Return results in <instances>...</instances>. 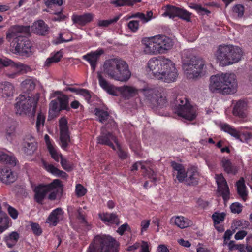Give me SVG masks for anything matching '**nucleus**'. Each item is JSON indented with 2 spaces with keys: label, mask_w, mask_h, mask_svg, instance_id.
<instances>
[{
  "label": "nucleus",
  "mask_w": 252,
  "mask_h": 252,
  "mask_svg": "<svg viewBox=\"0 0 252 252\" xmlns=\"http://www.w3.org/2000/svg\"><path fill=\"white\" fill-rule=\"evenodd\" d=\"M102 73L110 79L122 83L127 82L132 74L128 63L125 60L119 58L106 60L102 71L97 72L99 85L108 94L115 96L120 95L126 99L138 94L139 90L133 86L124 85L118 87L114 85L103 77Z\"/></svg>",
  "instance_id": "1"
},
{
  "label": "nucleus",
  "mask_w": 252,
  "mask_h": 252,
  "mask_svg": "<svg viewBox=\"0 0 252 252\" xmlns=\"http://www.w3.org/2000/svg\"><path fill=\"white\" fill-rule=\"evenodd\" d=\"M147 69L156 79L166 83L175 82L179 75L174 61L162 56L151 58L147 63Z\"/></svg>",
  "instance_id": "2"
},
{
  "label": "nucleus",
  "mask_w": 252,
  "mask_h": 252,
  "mask_svg": "<svg viewBox=\"0 0 252 252\" xmlns=\"http://www.w3.org/2000/svg\"><path fill=\"white\" fill-rule=\"evenodd\" d=\"M30 26H15L7 32L6 38L11 42L14 53L21 56H29L32 53V43L23 34L29 32Z\"/></svg>",
  "instance_id": "3"
},
{
  "label": "nucleus",
  "mask_w": 252,
  "mask_h": 252,
  "mask_svg": "<svg viewBox=\"0 0 252 252\" xmlns=\"http://www.w3.org/2000/svg\"><path fill=\"white\" fill-rule=\"evenodd\" d=\"M145 54L156 55L166 53L174 44L172 40L162 34L144 37L142 39Z\"/></svg>",
  "instance_id": "4"
},
{
  "label": "nucleus",
  "mask_w": 252,
  "mask_h": 252,
  "mask_svg": "<svg viewBox=\"0 0 252 252\" xmlns=\"http://www.w3.org/2000/svg\"><path fill=\"white\" fill-rule=\"evenodd\" d=\"M183 69L186 77L194 79L204 75L206 72L205 62L201 58L193 56L189 50L182 54Z\"/></svg>",
  "instance_id": "5"
},
{
  "label": "nucleus",
  "mask_w": 252,
  "mask_h": 252,
  "mask_svg": "<svg viewBox=\"0 0 252 252\" xmlns=\"http://www.w3.org/2000/svg\"><path fill=\"white\" fill-rule=\"evenodd\" d=\"M237 83L232 73H221L210 77L209 89L212 92L218 91L223 94H231L236 92Z\"/></svg>",
  "instance_id": "6"
},
{
  "label": "nucleus",
  "mask_w": 252,
  "mask_h": 252,
  "mask_svg": "<svg viewBox=\"0 0 252 252\" xmlns=\"http://www.w3.org/2000/svg\"><path fill=\"white\" fill-rule=\"evenodd\" d=\"M242 49L232 45H222L218 47L214 53L217 62L222 66L231 65L239 62L243 56Z\"/></svg>",
  "instance_id": "7"
},
{
  "label": "nucleus",
  "mask_w": 252,
  "mask_h": 252,
  "mask_svg": "<svg viewBox=\"0 0 252 252\" xmlns=\"http://www.w3.org/2000/svg\"><path fill=\"white\" fill-rule=\"evenodd\" d=\"M38 101V97L21 94L16 99L15 109L16 114L32 117L34 116Z\"/></svg>",
  "instance_id": "8"
},
{
  "label": "nucleus",
  "mask_w": 252,
  "mask_h": 252,
  "mask_svg": "<svg viewBox=\"0 0 252 252\" xmlns=\"http://www.w3.org/2000/svg\"><path fill=\"white\" fill-rule=\"evenodd\" d=\"M118 242L112 237L106 235L95 236L87 252H118Z\"/></svg>",
  "instance_id": "9"
},
{
  "label": "nucleus",
  "mask_w": 252,
  "mask_h": 252,
  "mask_svg": "<svg viewBox=\"0 0 252 252\" xmlns=\"http://www.w3.org/2000/svg\"><path fill=\"white\" fill-rule=\"evenodd\" d=\"M61 186V182L58 179L54 180L49 184H40L34 189L35 198L38 203H41L46 196L49 194L48 198L50 200H55L59 188Z\"/></svg>",
  "instance_id": "10"
},
{
  "label": "nucleus",
  "mask_w": 252,
  "mask_h": 252,
  "mask_svg": "<svg viewBox=\"0 0 252 252\" xmlns=\"http://www.w3.org/2000/svg\"><path fill=\"white\" fill-rule=\"evenodd\" d=\"M147 101L154 106L162 107L166 104L164 90L161 87L149 88L140 90Z\"/></svg>",
  "instance_id": "11"
},
{
  "label": "nucleus",
  "mask_w": 252,
  "mask_h": 252,
  "mask_svg": "<svg viewBox=\"0 0 252 252\" xmlns=\"http://www.w3.org/2000/svg\"><path fill=\"white\" fill-rule=\"evenodd\" d=\"M197 110L196 106H192L184 97L176 100L174 112L185 119L189 121L194 119L197 116Z\"/></svg>",
  "instance_id": "12"
},
{
  "label": "nucleus",
  "mask_w": 252,
  "mask_h": 252,
  "mask_svg": "<svg viewBox=\"0 0 252 252\" xmlns=\"http://www.w3.org/2000/svg\"><path fill=\"white\" fill-rule=\"evenodd\" d=\"M105 129V127H102L101 135L97 139L98 143L110 146L113 150L117 151L121 159L126 158L127 154L122 150L117 137L110 132H107Z\"/></svg>",
  "instance_id": "13"
},
{
  "label": "nucleus",
  "mask_w": 252,
  "mask_h": 252,
  "mask_svg": "<svg viewBox=\"0 0 252 252\" xmlns=\"http://www.w3.org/2000/svg\"><path fill=\"white\" fill-rule=\"evenodd\" d=\"M44 139L52 158L56 161H59L61 159V164L64 169L66 170H71L72 166L68 162L66 159L63 157L62 155L57 151L55 145L52 143V141L47 134L44 136Z\"/></svg>",
  "instance_id": "14"
},
{
  "label": "nucleus",
  "mask_w": 252,
  "mask_h": 252,
  "mask_svg": "<svg viewBox=\"0 0 252 252\" xmlns=\"http://www.w3.org/2000/svg\"><path fill=\"white\" fill-rule=\"evenodd\" d=\"M60 130V146L61 148L65 150L70 142V138L68 133L67 122L65 118H62L59 121Z\"/></svg>",
  "instance_id": "15"
},
{
  "label": "nucleus",
  "mask_w": 252,
  "mask_h": 252,
  "mask_svg": "<svg viewBox=\"0 0 252 252\" xmlns=\"http://www.w3.org/2000/svg\"><path fill=\"white\" fill-rule=\"evenodd\" d=\"M221 129L225 132H227L233 136L237 139H239L240 141H243L244 138L246 141L251 139L252 137V135L249 132H245L241 133L240 130L242 128H239V130L233 128L229 125L226 124H221L220 126Z\"/></svg>",
  "instance_id": "16"
},
{
  "label": "nucleus",
  "mask_w": 252,
  "mask_h": 252,
  "mask_svg": "<svg viewBox=\"0 0 252 252\" xmlns=\"http://www.w3.org/2000/svg\"><path fill=\"white\" fill-rule=\"evenodd\" d=\"M216 181L218 185V190L220 195H222L224 201L229 199V189L227 182L222 174L216 175Z\"/></svg>",
  "instance_id": "17"
},
{
  "label": "nucleus",
  "mask_w": 252,
  "mask_h": 252,
  "mask_svg": "<svg viewBox=\"0 0 252 252\" xmlns=\"http://www.w3.org/2000/svg\"><path fill=\"white\" fill-rule=\"evenodd\" d=\"M104 51L102 48H98L96 51L91 52L83 55L82 58L89 63L93 71L95 70L97 63L101 55Z\"/></svg>",
  "instance_id": "18"
},
{
  "label": "nucleus",
  "mask_w": 252,
  "mask_h": 252,
  "mask_svg": "<svg viewBox=\"0 0 252 252\" xmlns=\"http://www.w3.org/2000/svg\"><path fill=\"white\" fill-rule=\"evenodd\" d=\"M64 212L61 208L53 210L46 220V222L51 226H56L64 217Z\"/></svg>",
  "instance_id": "19"
},
{
  "label": "nucleus",
  "mask_w": 252,
  "mask_h": 252,
  "mask_svg": "<svg viewBox=\"0 0 252 252\" xmlns=\"http://www.w3.org/2000/svg\"><path fill=\"white\" fill-rule=\"evenodd\" d=\"M17 176L12 170L7 167L0 169V180L6 184H9L15 182Z\"/></svg>",
  "instance_id": "20"
},
{
  "label": "nucleus",
  "mask_w": 252,
  "mask_h": 252,
  "mask_svg": "<svg viewBox=\"0 0 252 252\" xmlns=\"http://www.w3.org/2000/svg\"><path fill=\"white\" fill-rule=\"evenodd\" d=\"M94 112L98 120L100 122L105 123L107 125L110 124L111 126L114 127H116L115 122L111 119L109 114L106 111L99 108H96Z\"/></svg>",
  "instance_id": "21"
},
{
  "label": "nucleus",
  "mask_w": 252,
  "mask_h": 252,
  "mask_svg": "<svg viewBox=\"0 0 252 252\" xmlns=\"http://www.w3.org/2000/svg\"><path fill=\"white\" fill-rule=\"evenodd\" d=\"M199 179V174L196 169L191 167L188 169L184 182L189 185H194L197 184Z\"/></svg>",
  "instance_id": "22"
},
{
  "label": "nucleus",
  "mask_w": 252,
  "mask_h": 252,
  "mask_svg": "<svg viewBox=\"0 0 252 252\" xmlns=\"http://www.w3.org/2000/svg\"><path fill=\"white\" fill-rule=\"evenodd\" d=\"M170 221L181 229L188 227L192 224L191 220L182 216H173L171 218Z\"/></svg>",
  "instance_id": "23"
},
{
  "label": "nucleus",
  "mask_w": 252,
  "mask_h": 252,
  "mask_svg": "<svg viewBox=\"0 0 252 252\" xmlns=\"http://www.w3.org/2000/svg\"><path fill=\"white\" fill-rule=\"evenodd\" d=\"M14 86L9 82L0 84V96L10 99L13 95Z\"/></svg>",
  "instance_id": "24"
},
{
  "label": "nucleus",
  "mask_w": 252,
  "mask_h": 252,
  "mask_svg": "<svg viewBox=\"0 0 252 252\" xmlns=\"http://www.w3.org/2000/svg\"><path fill=\"white\" fill-rule=\"evenodd\" d=\"M94 17V15L92 13H86L82 15H73L71 19L74 24H77L80 26H84L87 23L91 22Z\"/></svg>",
  "instance_id": "25"
},
{
  "label": "nucleus",
  "mask_w": 252,
  "mask_h": 252,
  "mask_svg": "<svg viewBox=\"0 0 252 252\" xmlns=\"http://www.w3.org/2000/svg\"><path fill=\"white\" fill-rule=\"evenodd\" d=\"M32 31L39 35H45L47 33L49 27L42 20L35 21L32 26Z\"/></svg>",
  "instance_id": "26"
},
{
  "label": "nucleus",
  "mask_w": 252,
  "mask_h": 252,
  "mask_svg": "<svg viewBox=\"0 0 252 252\" xmlns=\"http://www.w3.org/2000/svg\"><path fill=\"white\" fill-rule=\"evenodd\" d=\"M171 166L174 170V174L176 172V176L177 180L180 182H184L187 171L184 166L174 161L171 162Z\"/></svg>",
  "instance_id": "27"
},
{
  "label": "nucleus",
  "mask_w": 252,
  "mask_h": 252,
  "mask_svg": "<svg viewBox=\"0 0 252 252\" xmlns=\"http://www.w3.org/2000/svg\"><path fill=\"white\" fill-rule=\"evenodd\" d=\"M100 219L106 224L111 225L119 224L117 215L114 213H102L99 214Z\"/></svg>",
  "instance_id": "28"
},
{
  "label": "nucleus",
  "mask_w": 252,
  "mask_h": 252,
  "mask_svg": "<svg viewBox=\"0 0 252 252\" xmlns=\"http://www.w3.org/2000/svg\"><path fill=\"white\" fill-rule=\"evenodd\" d=\"M43 165L45 170L52 174L55 176H61L63 178H65L66 177V174L65 172L59 170L57 167H55L52 164H48L45 161H43Z\"/></svg>",
  "instance_id": "29"
},
{
  "label": "nucleus",
  "mask_w": 252,
  "mask_h": 252,
  "mask_svg": "<svg viewBox=\"0 0 252 252\" xmlns=\"http://www.w3.org/2000/svg\"><path fill=\"white\" fill-rule=\"evenodd\" d=\"M55 94L57 95V100L62 110H68V97L67 95L62 94L60 92H56Z\"/></svg>",
  "instance_id": "30"
},
{
  "label": "nucleus",
  "mask_w": 252,
  "mask_h": 252,
  "mask_svg": "<svg viewBox=\"0 0 252 252\" xmlns=\"http://www.w3.org/2000/svg\"><path fill=\"white\" fill-rule=\"evenodd\" d=\"M0 161L15 166L16 161L15 157L8 154L5 151L0 150Z\"/></svg>",
  "instance_id": "31"
},
{
  "label": "nucleus",
  "mask_w": 252,
  "mask_h": 252,
  "mask_svg": "<svg viewBox=\"0 0 252 252\" xmlns=\"http://www.w3.org/2000/svg\"><path fill=\"white\" fill-rule=\"evenodd\" d=\"M140 248V252H150L149 245L145 241H141L140 242H136L133 245L129 246L127 248L128 251L134 252L138 248Z\"/></svg>",
  "instance_id": "32"
},
{
  "label": "nucleus",
  "mask_w": 252,
  "mask_h": 252,
  "mask_svg": "<svg viewBox=\"0 0 252 252\" xmlns=\"http://www.w3.org/2000/svg\"><path fill=\"white\" fill-rule=\"evenodd\" d=\"M10 66L14 68L19 75L27 73L31 70V68L28 65L20 62L14 63L12 61Z\"/></svg>",
  "instance_id": "33"
},
{
  "label": "nucleus",
  "mask_w": 252,
  "mask_h": 252,
  "mask_svg": "<svg viewBox=\"0 0 252 252\" xmlns=\"http://www.w3.org/2000/svg\"><path fill=\"white\" fill-rule=\"evenodd\" d=\"M19 238V235L17 232H12L8 235H6L4 239L7 246L9 248H11L16 244Z\"/></svg>",
  "instance_id": "34"
},
{
  "label": "nucleus",
  "mask_w": 252,
  "mask_h": 252,
  "mask_svg": "<svg viewBox=\"0 0 252 252\" xmlns=\"http://www.w3.org/2000/svg\"><path fill=\"white\" fill-rule=\"evenodd\" d=\"M247 106V104L244 101L239 100L235 104L233 113L235 116L242 117L244 114V111Z\"/></svg>",
  "instance_id": "35"
},
{
  "label": "nucleus",
  "mask_w": 252,
  "mask_h": 252,
  "mask_svg": "<svg viewBox=\"0 0 252 252\" xmlns=\"http://www.w3.org/2000/svg\"><path fill=\"white\" fill-rule=\"evenodd\" d=\"M237 191L239 195L243 198L244 200H246L248 192L246 189V187L243 178L240 179L236 184Z\"/></svg>",
  "instance_id": "36"
},
{
  "label": "nucleus",
  "mask_w": 252,
  "mask_h": 252,
  "mask_svg": "<svg viewBox=\"0 0 252 252\" xmlns=\"http://www.w3.org/2000/svg\"><path fill=\"white\" fill-rule=\"evenodd\" d=\"M37 149V143L34 142H25L23 145V150L28 155L33 154Z\"/></svg>",
  "instance_id": "37"
},
{
  "label": "nucleus",
  "mask_w": 252,
  "mask_h": 252,
  "mask_svg": "<svg viewBox=\"0 0 252 252\" xmlns=\"http://www.w3.org/2000/svg\"><path fill=\"white\" fill-rule=\"evenodd\" d=\"M178 9V7L167 5L163 8L164 12L162 14V16L164 17L168 16L170 18H173L177 16Z\"/></svg>",
  "instance_id": "38"
},
{
  "label": "nucleus",
  "mask_w": 252,
  "mask_h": 252,
  "mask_svg": "<svg viewBox=\"0 0 252 252\" xmlns=\"http://www.w3.org/2000/svg\"><path fill=\"white\" fill-rule=\"evenodd\" d=\"M45 120V114L40 112L38 113L36 122V127L38 132L42 131Z\"/></svg>",
  "instance_id": "39"
},
{
  "label": "nucleus",
  "mask_w": 252,
  "mask_h": 252,
  "mask_svg": "<svg viewBox=\"0 0 252 252\" xmlns=\"http://www.w3.org/2000/svg\"><path fill=\"white\" fill-rule=\"evenodd\" d=\"M222 166L224 170L228 173L235 174L237 172V169L236 167L232 165L230 160L228 159H223L221 161Z\"/></svg>",
  "instance_id": "40"
},
{
  "label": "nucleus",
  "mask_w": 252,
  "mask_h": 252,
  "mask_svg": "<svg viewBox=\"0 0 252 252\" xmlns=\"http://www.w3.org/2000/svg\"><path fill=\"white\" fill-rule=\"evenodd\" d=\"M62 110L59 105L58 101L53 100L50 103L49 114L54 116H56L58 113Z\"/></svg>",
  "instance_id": "41"
},
{
  "label": "nucleus",
  "mask_w": 252,
  "mask_h": 252,
  "mask_svg": "<svg viewBox=\"0 0 252 252\" xmlns=\"http://www.w3.org/2000/svg\"><path fill=\"white\" fill-rule=\"evenodd\" d=\"M120 16H116L108 20H99L97 25L99 27H107L109 25L115 23L120 19Z\"/></svg>",
  "instance_id": "42"
},
{
  "label": "nucleus",
  "mask_w": 252,
  "mask_h": 252,
  "mask_svg": "<svg viewBox=\"0 0 252 252\" xmlns=\"http://www.w3.org/2000/svg\"><path fill=\"white\" fill-rule=\"evenodd\" d=\"M250 226V223L248 221L243 220H235L232 223V227L234 229L239 228L247 229Z\"/></svg>",
  "instance_id": "43"
},
{
  "label": "nucleus",
  "mask_w": 252,
  "mask_h": 252,
  "mask_svg": "<svg viewBox=\"0 0 252 252\" xmlns=\"http://www.w3.org/2000/svg\"><path fill=\"white\" fill-rule=\"evenodd\" d=\"M136 2V0H117L111 1L112 4L116 6H123L126 5H133Z\"/></svg>",
  "instance_id": "44"
},
{
  "label": "nucleus",
  "mask_w": 252,
  "mask_h": 252,
  "mask_svg": "<svg viewBox=\"0 0 252 252\" xmlns=\"http://www.w3.org/2000/svg\"><path fill=\"white\" fill-rule=\"evenodd\" d=\"M21 85L27 90H32L34 88L35 84L32 79L27 78L21 83Z\"/></svg>",
  "instance_id": "45"
},
{
  "label": "nucleus",
  "mask_w": 252,
  "mask_h": 252,
  "mask_svg": "<svg viewBox=\"0 0 252 252\" xmlns=\"http://www.w3.org/2000/svg\"><path fill=\"white\" fill-rule=\"evenodd\" d=\"M3 206L7 208L9 215L13 219H16L18 216V211L13 207L8 205L7 203H3Z\"/></svg>",
  "instance_id": "46"
},
{
  "label": "nucleus",
  "mask_w": 252,
  "mask_h": 252,
  "mask_svg": "<svg viewBox=\"0 0 252 252\" xmlns=\"http://www.w3.org/2000/svg\"><path fill=\"white\" fill-rule=\"evenodd\" d=\"M225 217L224 213H214L212 215V219L213 220L215 224H219L223 221Z\"/></svg>",
  "instance_id": "47"
},
{
  "label": "nucleus",
  "mask_w": 252,
  "mask_h": 252,
  "mask_svg": "<svg viewBox=\"0 0 252 252\" xmlns=\"http://www.w3.org/2000/svg\"><path fill=\"white\" fill-rule=\"evenodd\" d=\"M176 17H178L187 21H189L190 18V14L187 10L179 8Z\"/></svg>",
  "instance_id": "48"
},
{
  "label": "nucleus",
  "mask_w": 252,
  "mask_h": 252,
  "mask_svg": "<svg viewBox=\"0 0 252 252\" xmlns=\"http://www.w3.org/2000/svg\"><path fill=\"white\" fill-rule=\"evenodd\" d=\"M232 10L238 17H242L244 15V7L241 4H237L233 6Z\"/></svg>",
  "instance_id": "49"
},
{
  "label": "nucleus",
  "mask_w": 252,
  "mask_h": 252,
  "mask_svg": "<svg viewBox=\"0 0 252 252\" xmlns=\"http://www.w3.org/2000/svg\"><path fill=\"white\" fill-rule=\"evenodd\" d=\"M127 26L131 31L135 32L139 29V22L137 20L130 21L127 24Z\"/></svg>",
  "instance_id": "50"
},
{
  "label": "nucleus",
  "mask_w": 252,
  "mask_h": 252,
  "mask_svg": "<svg viewBox=\"0 0 252 252\" xmlns=\"http://www.w3.org/2000/svg\"><path fill=\"white\" fill-rule=\"evenodd\" d=\"M191 7L200 15L208 14L210 13L207 9L202 7L199 4H194Z\"/></svg>",
  "instance_id": "51"
},
{
  "label": "nucleus",
  "mask_w": 252,
  "mask_h": 252,
  "mask_svg": "<svg viewBox=\"0 0 252 252\" xmlns=\"http://www.w3.org/2000/svg\"><path fill=\"white\" fill-rule=\"evenodd\" d=\"M230 209L233 213L239 214L242 210V205L238 202H235L231 205Z\"/></svg>",
  "instance_id": "52"
},
{
  "label": "nucleus",
  "mask_w": 252,
  "mask_h": 252,
  "mask_svg": "<svg viewBox=\"0 0 252 252\" xmlns=\"http://www.w3.org/2000/svg\"><path fill=\"white\" fill-rule=\"evenodd\" d=\"M12 61L6 57L0 58V69L4 67L11 66Z\"/></svg>",
  "instance_id": "53"
},
{
  "label": "nucleus",
  "mask_w": 252,
  "mask_h": 252,
  "mask_svg": "<svg viewBox=\"0 0 252 252\" xmlns=\"http://www.w3.org/2000/svg\"><path fill=\"white\" fill-rule=\"evenodd\" d=\"M77 218L78 220L80 221V222L82 223L84 225H87L88 223L84 216L83 213V210L82 208H79L77 209Z\"/></svg>",
  "instance_id": "54"
},
{
  "label": "nucleus",
  "mask_w": 252,
  "mask_h": 252,
  "mask_svg": "<svg viewBox=\"0 0 252 252\" xmlns=\"http://www.w3.org/2000/svg\"><path fill=\"white\" fill-rule=\"evenodd\" d=\"M150 224V220H144L141 221L140 223L141 234H143L144 232L147 230L149 227Z\"/></svg>",
  "instance_id": "55"
},
{
  "label": "nucleus",
  "mask_w": 252,
  "mask_h": 252,
  "mask_svg": "<svg viewBox=\"0 0 252 252\" xmlns=\"http://www.w3.org/2000/svg\"><path fill=\"white\" fill-rule=\"evenodd\" d=\"M86 193V189L83 186L78 184L76 186V193L77 196L80 197L84 195Z\"/></svg>",
  "instance_id": "56"
},
{
  "label": "nucleus",
  "mask_w": 252,
  "mask_h": 252,
  "mask_svg": "<svg viewBox=\"0 0 252 252\" xmlns=\"http://www.w3.org/2000/svg\"><path fill=\"white\" fill-rule=\"evenodd\" d=\"M63 56V52L62 51H59L54 54H52L50 57L55 63H57L60 61Z\"/></svg>",
  "instance_id": "57"
},
{
  "label": "nucleus",
  "mask_w": 252,
  "mask_h": 252,
  "mask_svg": "<svg viewBox=\"0 0 252 252\" xmlns=\"http://www.w3.org/2000/svg\"><path fill=\"white\" fill-rule=\"evenodd\" d=\"M32 229L36 235H39L42 233L41 229L37 223H33L31 224Z\"/></svg>",
  "instance_id": "58"
},
{
  "label": "nucleus",
  "mask_w": 252,
  "mask_h": 252,
  "mask_svg": "<svg viewBox=\"0 0 252 252\" xmlns=\"http://www.w3.org/2000/svg\"><path fill=\"white\" fill-rule=\"evenodd\" d=\"M155 17L153 16V13L151 11H147L146 14H144L143 24H145Z\"/></svg>",
  "instance_id": "59"
},
{
  "label": "nucleus",
  "mask_w": 252,
  "mask_h": 252,
  "mask_svg": "<svg viewBox=\"0 0 252 252\" xmlns=\"http://www.w3.org/2000/svg\"><path fill=\"white\" fill-rule=\"evenodd\" d=\"M235 232V229L233 231H231L230 230H227L224 233L223 238H224V242H223V245H226L227 244V240H229L234 232Z\"/></svg>",
  "instance_id": "60"
},
{
  "label": "nucleus",
  "mask_w": 252,
  "mask_h": 252,
  "mask_svg": "<svg viewBox=\"0 0 252 252\" xmlns=\"http://www.w3.org/2000/svg\"><path fill=\"white\" fill-rule=\"evenodd\" d=\"M146 164H147L146 162L143 163L142 162H137L132 165L131 167V171L136 170L139 167L141 169H145L147 167L145 165Z\"/></svg>",
  "instance_id": "61"
},
{
  "label": "nucleus",
  "mask_w": 252,
  "mask_h": 252,
  "mask_svg": "<svg viewBox=\"0 0 252 252\" xmlns=\"http://www.w3.org/2000/svg\"><path fill=\"white\" fill-rule=\"evenodd\" d=\"M248 234L245 230H240L235 235V239L237 240L243 239Z\"/></svg>",
  "instance_id": "62"
},
{
  "label": "nucleus",
  "mask_w": 252,
  "mask_h": 252,
  "mask_svg": "<svg viewBox=\"0 0 252 252\" xmlns=\"http://www.w3.org/2000/svg\"><path fill=\"white\" fill-rule=\"evenodd\" d=\"M56 16L53 18L52 20L55 21H61L63 20L65 16L60 11L59 12L55 13Z\"/></svg>",
  "instance_id": "63"
},
{
  "label": "nucleus",
  "mask_w": 252,
  "mask_h": 252,
  "mask_svg": "<svg viewBox=\"0 0 252 252\" xmlns=\"http://www.w3.org/2000/svg\"><path fill=\"white\" fill-rule=\"evenodd\" d=\"M129 228V227L127 223H125L122 225L117 230V232L120 235H123L124 233Z\"/></svg>",
  "instance_id": "64"
}]
</instances>
